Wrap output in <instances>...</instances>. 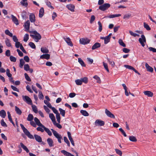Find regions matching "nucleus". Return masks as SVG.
Segmentation results:
<instances>
[{
    "instance_id": "obj_1",
    "label": "nucleus",
    "mask_w": 156,
    "mask_h": 156,
    "mask_svg": "<svg viewBox=\"0 0 156 156\" xmlns=\"http://www.w3.org/2000/svg\"><path fill=\"white\" fill-rule=\"evenodd\" d=\"M31 33L34 34V35L30 34V36L34 39L35 42H38L41 39V36L37 31H34L31 32Z\"/></svg>"
},
{
    "instance_id": "obj_2",
    "label": "nucleus",
    "mask_w": 156,
    "mask_h": 156,
    "mask_svg": "<svg viewBox=\"0 0 156 156\" xmlns=\"http://www.w3.org/2000/svg\"><path fill=\"white\" fill-rule=\"evenodd\" d=\"M20 126L24 133L30 139H34L33 136L30 133V132L25 128L22 124H20Z\"/></svg>"
},
{
    "instance_id": "obj_3",
    "label": "nucleus",
    "mask_w": 156,
    "mask_h": 156,
    "mask_svg": "<svg viewBox=\"0 0 156 156\" xmlns=\"http://www.w3.org/2000/svg\"><path fill=\"white\" fill-rule=\"evenodd\" d=\"M141 37L139 39L138 41L141 46L143 47H144L145 45V43L146 42V39L144 34L141 35Z\"/></svg>"
},
{
    "instance_id": "obj_4",
    "label": "nucleus",
    "mask_w": 156,
    "mask_h": 156,
    "mask_svg": "<svg viewBox=\"0 0 156 156\" xmlns=\"http://www.w3.org/2000/svg\"><path fill=\"white\" fill-rule=\"evenodd\" d=\"M110 5L109 4L105 3L100 5L99 7V9L101 11H105L110 7Z\"/></svg>"
},
{
    "instance_id": "obj_5",
    "label": "nucleus",
    "mask_w": 156,
    "mask_h": 156,
    "mask_svg": "<svg viewBox=\"0 0 156 156\" xmlns=\"http://www.w3.org/2000/svg\"><path fill=\"white\" fill-rule=\"evenodd\" d=\"M90 40L87 38H83L80 39V44L85 45L89 43Z\"/></svg>"
},
{
    "instance_id": "obj_6",
    "label": "nucleus",
    "mask_w": 156,
    "mask_h": 156,
    "mask_svg": "<svg viewBox=\"0 0 156 156\" xmlns=\"http://www.w3.org/2000/svg\"><path fill=\"white\" fill-rule=\"evenodd\" d=\"M22 98L23 101L28 104L30 105H32V101L28 96H23Z\"/></svg>"
},
{
    "instance_id": "obj_7",
    "label": "nucleus",
    "mask_w": 156,
    "mask_h": 156,
    "mask_svg": "<svg viewBox=\"0 0 156 156\" xmlns=\"http://www.w3.org/2000/svg\"><path fill=\"white\" fill-rule=\"evenodd\" d=\"M94 124L96 126H102L105 125V122L100 119H97L94 122Z\"/></svg>"
},
{
    "instance_id": "obj_8",
    "label": "nucleus",
    "mask_w": 156,
    "mask_h": 156,
    "mask_svg": "<svg viewBox=\"0 0 156 156\" xmlns=\"http://www.w3.org/2000/svg\"><path fill=\"white\" fill-rule=\"evenodd\" d=\"M105 113L108 117L113 119L115 118L114 115L107 109L105 110Z\"/></svg>"
},
{
    "instance_id": "obj_9",
    "label": "nucleus",
    "mask_w": 156,
    "mask_h": 156,
    "mask_svg": "<svg viewBox=\"0 0 156 156\" xmlns=\"http://www.w3.org/2000/svg\"><path fill=\"white\" fill-rule=\"evenodd\" d=\"M34 122H35L36 125H37L39 126H41L43 127L44 126L40 122L39 119L37 117H35L34 119Z\"/></svg>"
},
{
    "instance_id": "obj_10",
    "label": "nucleus",
    "mask_w": 156,
    "mask_h": 156,
    "mask_svg": "<svg viewBox=\"0 0 156 156\" xmlns=\"http://www.w3.org/2000/svg\"><path fill=\"white\" fill-rule=\"evenodd\" d=\"M12 20L13 23L16 25H19L18 20L17 18L13 15H11Z\"/></svg>"
},
{
    "instance_id": "obj_11",
    "label": "nucleus",
    "mask_w": 156,
    "mask_h": 156,
    "mask_svg": "<svg viewBox=\"0 0 156 156\" xmlns=\"http://www.w3.org/2000/svg\"><path fill=\"white\" fill-rule=\"evenodd\" d=\"M64 39L69 45L71 46H73V44L69 37L66 38L64 37Z\"/></svg>"
},
{
    "instance_id": "obj_12",
    "label": "nucleus",
    "mask_w": 156,
    "mask_h": 156,
    "mask_svg": "<svg viewBox=\"0 0 156 156\" xmlns=\"http://www.w3.org/2000/svg\"><path fill=\"white\" fill-rule=\"evenodd\" d=\"M66 7L72 12L74 11L75 6L72 4H70L66 5Z\"/></svg>"
},
{
    "instance_id": "obj_13",
    "label": "nucleus",
    "mask_w": 156,
    "mask_h": 156,
    "mask_svg": "<svg viewBox=\"0 0 156 156\" xmlns=\"http://www.w3.org/2000/svg\"><path fill=\"white\" fill-rule=\"evenodd\" d=\"M51 130L52 132L54 135L57 138H59L62 136L60 135L54 129H51Z\"/></svg>"
},
{
    "instance_id": "obj_14",
    "label": "nucleus",
    "mask_w": 156,
    "mask_h": 156,
    "mask_svg": "<svg viewBox=\"0 0 156 156\" xmlns=\"http://www.w3.org/2000/svg\"><path fill=\"white\" fill-rule=\"evenodd\" d=\"M144 94L149 97H152L153 95V93L150 91H145L144 92Z\"/></svg>"
},
{
    "instance_id": "obj_15",
    "label": "nucleus",
    "mask_w": 156,
    "mask_h": 156,
    "mask_svg": "<svg viewBox=\"0 0 156 156\" xmlns=\"http://www.w3.org/2000/svg\"><path fill=\"white\" fill-rule=\"evenodd\" d=\"M47 141L50 147H51L54 146L53 141L51 138H48Z\"/></svg>"
},
{
    "instance_id": "obj_16",
    "label": "nucleus",
    "mask_w": 156,
    "mask_h": 156,
    "mask_svg": "<svg viewBox=\"0 0 156 156\" xmlns=\"http://www.w3.org/2000/svg\"><path fill=\"white\" fill-rule=\"evenodd\" d=\"M29 19L31 22H34L35 21V15L33 13L30 14L29 16Z\"/></svg>"
},
{
    "instance_id": "obj_17",
    "label": "nucleus",
    "mask_w": 156,
    "mask_h": 156,
    "mask_svg": "<svg viewBox=\"0 0 156 156\" xmlns=\"http://www.w3.org/2000/svg\"><path fill=\"white\" fill-rule=\"evenodd\" d=\"M145 66L147 71L151 72H153V69L152 67L150 66L147 63H145Z\"/></svg>"
},
{
    "instance_id": "obj_18",
    "label": "nucleus",
    "mask_w": 156,
    "mask_h": 156,
    "mask_svg": "<svg viewBox=\"0 0 156 156\" xmlns=\"http://www.w3.org/2000/svg\"><path fill=\"white\" fill-rule=\"evenodd\" d=\"M20 144L21 147H22L24 151H25L27 153H28L29 152V151L27 147L25 146L22 143H20Z\"/></svg>"
},
{
    "instance_id": "obj_19",
    "label": "nucleus",
    "mask_w": 156,
    "mask_h": 156,
    "mask_svg": "<svg viewBox=\"0 0 156 156\" xmlns=\"http://www.w3.org/2000/svg\"><path fill=\"white\" fill-rule=\"evenodd\" d=\"M101 45V44L100 43L98 42L96 43L92 46V50H94L100 47Z\"/></svg>"
},
{
    "instance_id": "obj_20",
    "label": "nucleus",
    "mask_w": 156,
    "mask_h": 156,
    "mask_svg": "<svg viewBox=\"0 0 156 156\" xmlns=\"http://www.w3.org/2000/svg\"><path fill=\"white\" fill-rule=\"evenodd\" d=\"M6 116V113L4 110L0 111V116L3 118H5Z\"/></svg>"
},
{
    "instance_id": "obj_21",
    "label": "nucleus",
    "mask_w": 156,
    "mask_h": 156,
    "mask_svg": "<svg viewBox=\"0 0 156 156\" xmlns=\"http://www.w3.org/2000/svg\"><path fill=\"white\" fill-rule=\"evenodd\" d=\"M34 137L36 140L39 142H41L42 141V138L39 135H34Z\"/></svg>"
},
{
    "instance_id": "obj_22",
    "label": "nucleus",
    "mask_w": 156,
    "mask_h": 156,
    "mask_svg": "<svg viewBox=\"0 0 156 156\" xmlns=\"http://www.w3.org/2000/svg\"><path fill=\"white\" fill-rule=\"evenodd\" d=\"M44 13V10L43 8L41 7L40 9L39 14V17L41 18L43 17Z\"/></svg>"
},
{
    "instance_id": "obj_23",
    "label": "nucleus",
    "mask_w": 156,
    "mask_h": 156,
    "mask_svg": "<svg viewBox=\"0 0 156 156\" xmlns=\"http://www.w3.org/2000/svg\"><path fill=\"white\" fill-rule=\"evenodd\" d=\"M50 55L49 54H45L41 55L40 56V58L42 59H48L50 58Z\"/></svg>"
},
{
    "instance_id": "obj_24",
    "label": "nucleus",
    "mask_w": 156,
    "mask_h": 156,
    "mask_svg": "<svg viewBox=\"0 0 156 156\" xmlns=\"http://www.w3.org/2000/svg\"><path fill=\"white\" fill-rule=\"evenodd\" d=\"M30 21L28 20L25 23L24 27L27 30H28L30 28Z\"/></svg>"
},
{
    "instance_id": "obj_25",
    "label": "nucleus",
    "mask_w": 156,
    "mask_h": 156,
    "mask_svg": "<svg viewBox=\"0 0 156 156\" xmlns=\"http://www.w3.org/2000/svg\"><path fill=\"white\" fill-rule=\"evenodd\" d=\"M7 113L8 114V118L9 121L10 122H11L13 124V126H15V124L13 122L12 120L10 112L8 111L7 112Z\"/></svg>"
},
{
    "instance_id": "obj_26",
    "label": "nucleus",
    "mask_w": 156,
    "mask_h": 156,
    "mask_svg": "<svg viewBox=\"0 0 156 156\" xmlns=\"http://www.w3.org/2000/svg\"><path fill=\"white\" fill-rule=\"evenodd\" d=\"M43 128L49 136H51L52 135L51 132L48 128H46L44 126L43 127Z\"/></svg>"
},
{
    "instance_id": "obj_27",
    "label": "nucleus",
    "mask_w": 156,
    "mask_h": 156,
    "mask_svg": "<svg viewBox=\"0 0 156 156\" xmlns=\"http://www.w3.org/2000/svg\"><path fill=\"white\" fill-rule=\"evenodd\" d=\"M49 117L50 118L51 120L53 123L54 122L55 123V117L54 115L53 114H52V113L49 114Z\"/></svg>"
},
{
    "instance_id": "obj_28",
    "label": "nucleus",
    "mask_w": 156,
    "mask_h": 156,
    "mask_svg": "<svg viewBox=\"0 0 156 156\" xmlns=\"http://www.w3.org/2000/svg\"><path fill=\"white\" fill-rule=\"evenodd\" d=\"M34 116L32 114H30L28 115V117L27 118V120L28 121H31L34 119Z\"/></svg>"
},
{
    "instance_id": "obj_29",
    "label": "nucleus",
    "mask_w": 156,
    "mask_h": 156,
    "mask_svg": "<svg viewBox=\"0 0 156 156\" xmlns=\"http://www.w3.org/2000/svg\"><path fill=\"white\" fill-rule=\"evenodd\" d=\"M81 113L83 116H87L89 115V114L85 110H81L80 111Z\"/></svg>"
},
{
    "instance_id": "obj_30",
    "label": "nucleus",
    "mask_w": 156,
    "mask_h": 156,
    "mask_svg": "<svg viewBox=\"0 0 156 156\" xmlns=\"http://www.w3.org/2000/svg\"><path fill=\"white\" fill-rule=\"evenodd\" d=\"M82 83H84L86 84L88 83V78L87 77H85L83 78H80Z\"/></svg>"
},
{
    "instance_id": "obj_31",
    "label": "nucleus",
    "mask_w": 156,
    "mask_h": 156,
    "mask_svg": "<svg viewBox=\"0 0 156 156\" xmlns=\"http://www.w3.org/2000/svg\"><path fill=\"white\" fill-rule=\"evenodd\" d=\"M78 61L82 66L85 67L86 66L84 62L81 58H78Z\"/></svg>"
},
{
    "instance_id": "obj_32",
    "label": "nucleus",
    "mask_w": 156,
    "mask_h": 156,
    "mask_svg": "<svg viewBox=\"0 0 156 156\" xmlns=\"http://www.w3.org/2000/svg\"><path fill=\"white\" fill-rule=\"evenodd\" d=\"M22 1L20 2L21 4L23 6L27 7L28 5V3L26 2L27 0H22Z\"/></svg>"
},
{
    "instance_id": "obj_33",
    "label": "nucleus",
    "mask_w": 156,
    "mask_h": 156,
    "mask_svg": "<svg viewBox=\"0 0 156 156\" xmlns=\"http://www.w3.org/2000/svg\"><path fill=\"white\" fill-rule=\"evenodd\" d=\"M15 111L16 112V113L19 115H20L22 113V112L21 110L20 109V108H18L17 106H16L15 107Z\"/></svg>"
},
{
    "instance_id": "obj_34",
    "label": "nucleus",
    "mask_w": 156,
    "mask_h": 156,
    "mask_svg": "<svg viewBox=\"0 0 156 156\" xmlns=\"http://www.w3.org/2000/svg\"><path fill=\"white\" fill-rule=\"evenodd\" d=\"M93 78L97 80V82L99 83H101V80L99 77L97 75H95L93 77Z\"/></svg>"
},
{
    "instance_id": "obj_35",
    "label": "nucleus",
    "mask_w": 156,
    "mask_h": 156,
    "mask_svg": "<svg viewBox=\"0 0 156 156\" xmlns=\"http://www.w3.org/2000/svg\"><path fill=\"white\" fill-rule=\"evenodd\" d=\"M129 140L132 142H136L137 141V139L136 137L133 136H129Z\"/></svg>"
},
{
    "instance_id": "obj_36",
    "label": "nucleus",
    "mask_w": 156,
    "mask_h": 156,
    "mask_svg": "<svg viewBox=\"0 0 156 156\" xmlns=\"http://www.w3.org/2000/svg\"><path fill=\"white\" fill-rule=\"evenodd\" d=\"M5 43L7 46L8 47H10L11 46V44L10 41L8 39H6V40L5 41Z\"/></svg>"
},
{
    "instance_id": "obj_37",
    "label": "nucleus",
    "mask_w": 156,
    "mask_h": 156,
    "mask_svg": "<svg viewBox=\"0 0 156 156\" xmlns=\"http://www.w3.org/2000/svg\"><path fill=\"white\" fill-rule=\"evenodd\" d=\"M59 111H60V114L62 115V116L63 117H64L65 114V110L62 109L61 108H59Z\"/></svg>"
},
{
    "instance_id": "obj_38",
    "label": "nucleus",
    "mask_w": 156,
    "mask_h": 156,
    "mask_svg": "<svg viewBox=\"0 0 156 156\" xmlns=\"http://www.w3.org/2000/svg\"><path fill=\"white\" fill-rule=\"evenodd\" d=\"M41 51L43 53H48L49 52L48 49L46 48H41Z\"/></svg>"
},
{
    "instance_id": "obj_39",
    "label": "nucleus",
    "mask_w": 156,
    "mask_h": 156,
    "mask_svg": "<svg viewBox=\"0 0 156 156\" xmlns=\"http://www.w3.org/2000/svg\"><path fill=\"white\" fill-rule=\"evenodd\" d=\"M75 82L76 85H81L82 84V81L81 79H77L75 80Z\"/></svg>"
},
{
    "instance_id": "obj_40",
    "label": "nucleus",
    "mask_w": 156,
    "mask_h": 156,
    "mask_svg": "<svg viewBox=\"0 0 156 156\" xmlns=\"http://www.w3.org/2000/svg\"><path fill=\"white\" fill-rule=\"evenodd\" d=\"M119 43L120 45L123 47H126V45L123 42L122 40L121 39H120L119 40Z\"/></svg>"
},
{
    "instance_id": "obj_41",
    "label": "nucleus",
    "mask_w": 156,
    "mask_h": 156,
    "mask_svg": "<svg viewBox=\"0 0 156 156\" xmlns=\"http://www.w3.org/2000/svg\"><path fill=\"white\" fill-rule=\"evenodd\" d=\"M110 39L108 38V37H105V38L104 39V43L105 44H106L108 43L110 41Z\"/></svg>"
},
{
    "instance_id": "obj_42",
    "label": "nucleus",
    "mask_w": 156,
    "mask_h": 156,
    "mask_svg": "<svg viewBox=\"0 0 156 156\" xmlns=\"http://www.w3.org/2000/svg\"><path fill=\"white\" fill-rule=\"evenodd\" d=\"M121 16V15L120 14H113L111 15L110 16H108V17L109 18H113L115 17H118L120 16Z\"/></svg>"
},
{
    "instance_id": "obj_43",
    "label": "nucleus",
    "mask_w": 156,
    "mask_h": 156,
    "mask_svg": "<svg viewBox=\"0 0 156 156\" xmlns=\"http://www.w3.org/2000/svg\"><path fill=\"white\" fill-rule=\"evenodd\" d=\"M98 24L99 25L98 30L100 32H101L102 30V25L100 21L98 22Z\"/></svg>"
},
{
    "instance_id": "obj_44",
    "label": "nucleus",
    "mask_w": 156,
    "mask_h": 156,
    "mask_svg": "<svg viewBox=\"0 0 156 156\" xmlns=\"http://www.w3.org/2000/svg\"><path fill=\"white\" fill-rule=\"evenodd\" d=\"M29 39V34H26L24 37H23V41L26 42Z\"/></svg>"
},
{
    "instance_id": "obj_45",
    "label": "nucleus",
    "mask_w": 156,
    "mask_h": 156,
    "mask_svg": "<svg viewBox=\"0 0 156 156\" xmlns=\"http://www.w3.org/2000/svg\"><path fill=\"white\" fill-rule=\"evenodd\" d=\"M33 111L36 113H37L38 112V110L37 107L34 105L32 106Z\"/></svg>"
},
{
    "instance_id": "obj_46",
    "label": "nucleus",
    "mask_w": 156,
    "mask_h": 156,
    "mask_svg": "<svg viewBox=\"0 0 156 156\" xmlns=\"http://www.w3.org/2000/svg\"><path fill=\"white\" fill-rule=\"evenodd\" d=\"M103 66H104L105 69L106 70V71L108 72H109V70L108 68V66L107 64L104 62H103Z\"/></svg>"
},
{
    "instance_id": "obj_47",
    "label": "nucleus",
    "mask_w": 156,
    "mask_h": 156,
    "mask_svg": "<svg viewBox=\"0 0 156 156\" xmlns=\"http://www.w3.org/2000/svg\"><path fill=\"white\" fill-rule=\"evenodd\" d=\"M1 125L4 127H7V125L5 123V122L4 121V120L3 119H2L1 121Z\"/></svg>"
},
{
    "instance_id": "obj_48",
    "label": "nucleus",
    "mask_w": 156,
    "mask_h": 156,
    "mask_svg": "<svg viewBox=\"0 0 156 156\" xmlns=\"http://www.w3.org/2000/svg\"><path fill=\"white\" fill-rule=\"evenodd\" d=\"M64 142L67 144V145L69 147L70 146V143H69V141L68 140V139H67V138L66 137V136L64 137Z\"/></svg>"
},
{
    "instance_id": "obj_49",
    "label": "nucleus",
    "mask_w": 156,
    "mask_h": 156,
    "mask_svg": "<svg viewBox=\"0 0 156 156\" xmlns=\"http://www.w3.org/2000/svg\"><path fill=\"white\" fill-rule=\"evenodd\" d=\"M24 69L25 71H28L30 70V66L28 64H25L24 65Z\"/></svg>"
},
{
    "instance_id": "obj_50",
    "label": "nucleus",
    "mask_w": 156,
    "mask_h": 156,
    "mask_svg": "<svg viewBox=\"0 0 156 156\" xmlns=\"http://www.w3.org/2000/svg\"><path fill=\"white\" fill-rule=\"evenodd\" d=\"M144 27L146 29L148 30H151V28L149 26L145 23H144Z\"/></svg>"
},
{
    "instance_id": "obj_51",
    "label": "nucleus",
    "mask_w": 156,
    "mask_h": 156,
    "mask_svg": "<svg viewBox=\"0 0 156 156\" xmlns=\"http://www.w3.org/2000/svg\"><path fill=\"white\" fill-rule=\"evenodd\" d=\"M44 102L50 108L52 107L50 103L47 100H44Z\"/></svg>"
},
{
    "instance_id": "obj_52",
    "label": "nucleus",
    "mask_w": 156,
    "mask_h": 156,
    "mask_svg": "<svg viewBox=\"0 0 156 156\" xmlns=\"http://www.w3.org/2000/svg\"><path fill=\"white\" fill-rule=\"evenodd\" d=\"M9 58L10 61L11 62H16V58L15 57L13 56H10L9 57Z\"/></svg>"
},
{
    "instance_id": "obj_53",
    "label": "nucleus",
    "mask_w": 156,
    "mask_h": 156,
    "mask_svg": "<svg viewBox=\"0 0 156 156\" xmlns=\"http://www.w3.org/2000/svg\"><path fill=\"white\" fill-rule=\"evenodd\" d=\"M24 75L26 79L28 81H30L31 80V79L29 76L28 75L27 73H25Z\"/></svg>"
},
{
    "instance_id": "obj_54",
    "label": "nucleus",
    "mask_w": 156,
    "mask_h": 156,
    "mask_svg": "<svg viewBox=\"0 0 156 156\" xmlns=\"http://www.w3.org/2000/svg\"><path fill=\"white\" fill-rule=\"evenodd\" d=\"M29 45L32 48L35 49L36 48V46L32 42H30L29 43Z\"/></svg>"
},
{
    "instance_id": "obj_55",
    "label": "nucleus",
    "mask_w": 156,
    "mask_h": 156,
    "mask_svg": "<svg viewBox=\"0 0 156 156\" xmlns=\"http://www.w3.org/2000/svg\"><path fill=\"white\" fill-rule=\"evenodd\" d=\"M36 129L37 131H41V132H44V129L43 128V127L41 126H39L37 127Z\"/></svg>"
},
{
    "instance_id": "obj_56",
    "label": "nucleus",
    "mask_w": 156,
    "mask_h": 156,
    "mask_svg": "<svg viewBox=\"0 0 156 156\" xmlns=\"http://www.w3.org/2000/svg\"><path fill=\"white\" fill-rule=\"evenodd\" d=\"M6 75L9 77H11L12 76V75L10 73L9 70L7 69H6Z\"/></svg>"
},
{
    "instance_id": "obj_57",
    "label": "nucleus",
    "mask_w": 156,
    "mask_h": 156,
    "mask_svg": "<svg viewBox=\"0 0 156 156\" xmlns=\"http://www.w3.org/2000/svg\"><path fill=\"white\" fill-rule=\"evenodd\" d=\"M56 118L57 119V121L58 123H60V114L59 113L56 115Z\"/></svg>"
},
{
    "instance_id": "obj_58",
    "label": "nucleus",
    "mask_w": 156,
    "mask_h": 156,
    "mask_svg": "<svg viewBox=\"0 0 156 156\" xmlns=\"http://www.w3.org/2000/svg\"><path fill=\"white\" fill-rule=\"evenodd\" d=\"M131 16V15L130 13H128V14H125L124 15L123 18L124 19H129Z\"/></svg>"
},
{
    "instance_id": "obj_59",
    "label": "nucleus",
    "mask_w": 156,
    "mask_h": 156,
    "mask_svg": "<svg viewBox=\"0 0 156 156\" xmlns=\"http://www.w3.org/2000/svg\"><path fill=\"white\" fill-rule=\"evenodd\" d=\"M50 108L52 109L53 112L56 115L59 113L58 111L54 107H52Z\"/></svg>"
},
{
    "instance_id": "obj_60",
    "label": "nucleus",
    "mask_w": 156,
    "mask_h": 156,
    "mask_svg": "<svg viewBox=\"0 0 156 156\" xmlns=\"http://www.w3.org/2000/svg\"><path fill=\"white\" fill-rule=\"evenodd\" d=\"M124 66L125 67H126V68L127 69H131L133 70V69L134 68H133V67H132L131 66L128 65H125Z\"/></svg>"
},
{
    "instance_id": "obj_61",
    "label": "nucleus",
    "mask_w": 156,
    "mask_h": 156,
    "mask_svg": "<svg viewBox=\"0 0 156 156\" xmlns=\"http://www.w3.org/2000/svg\"><path fill=\"white\" fill-rule=\"evenodd\" d=\"M39 97L40 99L44 98V96L41 91H39Z\"/></svg>"
},
{
    "instance_id": "obj_62",
    "label": "nucleus",
    "mask_w": 156,
    "mask_h": 156,
    "mask_svg": "<svg viewBox=\"0 0 156 156\" xmlns=\"http://www.w3.org/2000/svg\"><path fill=\"white\" fill-rule=\"evenodd\" d=\"M119 130L122 133V134L124 135L125 137L127 135L123 130L122 128H120L119 129Z\"/></svg>"
},
{
    "instance_id": "obj_63",
    "label": "nucleus",
    "mask_w": 156,
    "mask_h": 156,
    "mask_svg": "<svg viewBox=\"0 0 156 156\" xmlns=\"http://www.w3.org/2000/svg\"><path fill=\"white\" fill-rule=\"evenodd\" d=\"M61 152L66 156H68L69 155V154H70V153L67 152L64 150L61 151Z\"/></svg>"
},
{
    "instance_id": "obj_64",
    "label": "nucleus",
    "mask_w": 156,
    "mask_h": 156,
    "mask_svg": "<svg viewBox=\"0 0 156 156\" xmlns=\"http://www.w3.org/2000/svg\"><path fill=\"white\" fill-rule=\"evenodd\" d=\"M115 151L117 154L119 155L120 156H121L122 154V152L121 151L118 149H115Z\"/></svg>"
}]
</instances>
